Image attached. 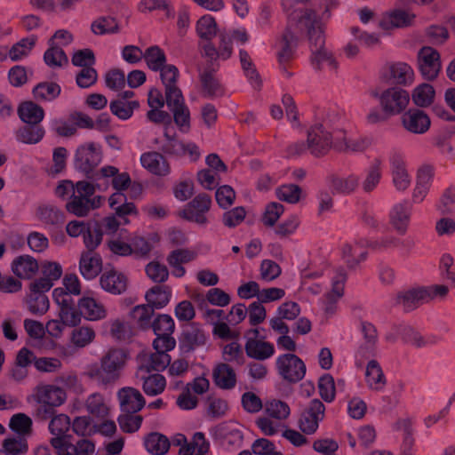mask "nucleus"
<instances>
[{"mask_svg": "<svg viewBox=\"0 0 455 455\" xmlns=\"http://www.w3.org/2000/svg\"><path fill=\"white\" fill-rule=\"evenodd\" d=\"M283 6L287 12L289 23L282 38L275 44L280 62L286 61L292 55L299 32L307 30L311 44L312 65L318 69L334 71L337 61L332 53L323 47V25L329 18H323L315 11L308 10L304 0H283Z\"/></svg>", "mask_w": 455, "mask_h": 455, "instance_id": "1", "label": "nucleus"}, {"mask_svg": "<svg viewBox=\"0 0 455 455\" xmlns=\"http://www.w3.org/2000/svg\"><path fill=\"white\" fill-rule=\"evenodd\" d=\"M129 357L127 349L111 347L100 359V365L90 366L87 373L91 378L103 384L114 382L120 378Z\"/></svg>", "mask_w": 455, "mask_h": 455, "instance_id": "2", "label": "nucleus"}, {"mask_svg": "<svg viewBox=\"0 0 455 455\" xmlns=\"http://www.w3.org/2000/svg\"><path fill=\"white\" fill-rule=\"evenodd\" d=\"M339 117L329 116L313 125L307 133V148L315 156H321L334 148V133L338 130Z\"/></svg>", "mask_w": 455, "mask_h": 455, "instance_id": "3", "label": "nucleus"}, {"mask_svg": "<svg viewBox=\"0 0 455 455\" xmlns=\"http://www.w3.org/2000/svg\"><path fill=\"white\" fill-rule=\"evenodd\" d=\"M95 186L88 181L76 182V192L66 204V210L77 217H85L92 210L100 208L105 201L101 196H94Z\"/></svg>", "mask_w": 455, "mask_h": 455, "instance_id": "4", "label": "nucleus"}, {"mask_svg": "<svg viewBox=\"0 0 455 455\" xmlns=\"http://www.w3.org/2000/svg\"><path fill=\"white\" fill-rule=\"evenodd\" d=\"M72 436H56L50 441L51 445L57 455H93L95 453V443L88 438H81L75 443H72Z\"/></svg>", "mask_w": 455, "mask_h": 455, "instance_id": "5", "label": "nucleus"}, {"mask_svg": "<svg viewBox=\"0 0 455 455\" xmlns=\"http://www.w3.org/2000/svg\"><path fill=\"white\" fill-rule=\"evenodd\" d=\"M275 364L280 377L288 382H299L306 375V364L293 353L280 355Z\"/></svg>", "mask_w": 455, "mask_h": 455, "instance_id": "6", "label": "nucleus"}, {"mask_svg": "<svg viewBox=\"0 0 455 455\" xmlns=\"http://www.w3.org/2000/svg\"><path fill=\"white\" fill-rule=\"evenodd\" d=\"M52 299L59 307V318L68 326L73 327L81 323V312L78 307H75L72 297H69L68 294H66L61 289L55 288L52 291Z\"/></svg>", "mask_w": 455, "mask_h": 455, "instance_id": "7", "label": "nucleus"}, {"mask_svg": "<svg viewBox=\"0 0 455 455\" xmlns=\"http://www.w3.org/2000/svg\"><path fill=\"white\" fill-rule=\"evenodd\" d=\"M30 397L46 408H56L66 402L67 394L63 388L56 385L41 384L34 388Z\"/></svg>", "mask_w": 455, "mask_h": 455, "instance_id": "8", "label": "nucleus"}, {"mask_svg": "<svg viewBox=\"0 0 455 455\" xmlns=\"http://www.w3.org/2000/svg\"><path fill=\"white\" fill-rule=\"evenodd\" d=\"M410 101L407 91L397 87L385 90L379 96V104L385 113L395 116L402 113Z\"/></svg>", "mask_w": 455, "mask_h": 455, "instance_id": "9", "label": "nucleus"}, {"mask_svg": "<svg viewBox=\"0 0 455 455\" xmlns=\"http://www.w3.org/2000/svg\"><path fill=\"white\" fill-rule=\"evenodd\" d=\"M418 67L425 79H435L442 68L441 56L438 51L431 46L422 47L418 52Z\"/></svg>", "mask_w": 455, "mask_h": 455, "instance_id": "10", "label": "nucleus"}, {"mask_svg": "<svg viewBox=\"0 0 455 455\" xmlns=\"http://www.w3.org/2000/svg\"><path fill=\"white\" fill-rule=\"evenodd\" d=\"M414 19L415 14L408 10L392 8L381 13L378 19V27L384 31L403 28L411 26Z\"/></svg>", "mask_w": 455, "mask_h": 455, "instance_id": "11", "label": "nucleus"}, {"mask_svg": "<svg viewBox=\"0 0 455 455\" xmlns=\"http://www.w3.org/2000/svg\"><path fill=\"white\" fill-rule=\"evenodd\" d=\"M102 158L99 144L87 142L77 148L75 155V165L83 172L89 173L95 168Z\"/></svg>", "mask_w": 455, "mask_h": 455, "instance_id": "12", "label": "nucleus"}, {"mask_svg": "<svg viewBox=\"0 0 455 455\" xmlns=\"http://www.w3.org/2000/svg\"><path fill=\"white\" fill-rule=\"evenodd\" d=\"M211 197L205 194H200L180 212V216L200 225L206 224V214L211 208Z\"/></svg>", "mask_w": 455, "mask_h": 455, "instance_id": "13", "label": "nucleus"}, {"mask_svg": "<svg viewBox=\"0 0 455 455\" xmlns=\"http://www.w3.org/2000/svg\"><path fill=\"white\" fill-rule=\"evenodd\" d=\"M347 275L343 269L332 270L331 275V288L324 295L323 304L326 313L331 314L335 311L337 302L343 297Z\"/></svg>", "mask_w": 455, "mask_h": 455, "instance_id": "14", "label": "nucleus"}, {"mask_svg": "<svg viewBox=\"0 0 455 455\" xmlns=\"http://www.w3.org/2000/svg\"><path fill=\"white\" fill-rule=\"evenodd\" d=\"M324 412V404L318 399L312 400L299 419V429L307 435L314 434L323 419Z\"/></svg>", "mask_w": 455, "mask_h": 455, "instance_id": "15", "label": "nucleus"}, {"mask_svg": "<svg viewBox=\"0 0 455 455\" xmlns=\"http://www.w3.org/2000/svg\"><path fill=\"white\" fill-rule=\"evenodd\" d=\"M392 183L397 191H405L411 186V176L406 161L401 154L394 153L389 156Z\"/></svg>", "mask_w": 455, "mask_h": 455, "instance_id": "16", "label": "nucleus"}, {"mask_svg": "<svg viewBox=\"0 0 455 455\" xmlns=\"http://www.w3.org/2000/svg\"><path fill=\"white\" fill-rule=\"evenodd\" d=\"M259 331L257 328L248 331L245 351L247 355L251 358L266 360L274 355L275 347L274 345L269 342L259 340Z\"/></svg>", "mask_w": 455, "mask_h": 455, "instance_id": "17", "label": "nucleus"}, {"mask_svg": "<svg viewBox=\"0 0 455 455\" xmlns=\"http://www.w3.org/2000/svg\"><path fill=\"white\" fill-rule=\"evenodd\" d=\"M80 309L82 319L89 322H98L107 318L108 310L105 305L92 296L84 295L76 304Z\"/></svg>", "mask_w": 455, "mask_h": 455, "instance_id": "18", "label": "nucleus"}, {"mask_svg": "<svg viewBox=\"0 0 455 455\" xmlns=\"http://www.w3.org/2000/svg\"><path fill=\"white\" fill-rule=\"evenodd\" d=\"M412 206L407 201L395 204L389 211V223L399 235H404L409 228Z\"/></svg>", "mask_w": 455, "mask_h": 455, "instance_id": "19", "label": "nucleus"}, {"mask_svg": "<svg viewBox=\"0 0 455 455\" xmlns=\"http://www.w3.org/2000/svg\"><path fill=\"white\" fill-rule=\"evenodd\" d=\"M172 443L180 446V455H205L209 451V443L201 432L196 433L189 443H187V438L182 434L176 435Z\"/></svg>", "mask_w": 455, "mask_h": 455, "instance_id": "20", "label": "nucleus"}, {"mask_svg": "<svg viewBox=\"0 0 455 455\" xmlns=\"http://www.w3.org/2000/svg\"><path fill=\"white\" fill-rule=\"evenodd\" d=\"M341 124V119L339 118L338 130L334 133V149L349 153L363 152L366 148L365 140L360 137H352Z\"/></svg>", "mask_w": 455, "mask_h": 455, "instance_id": "21", "label": "nucleus"}, {"mask_svg": "<svg viewBox=\"0 0 455 455\" xmlns=\"http://www.w3.org/2000/svg\"><path fill=\"white\" fill-rule=\"evenodd\" d=\"M142 167L152 175L165 177L171 173V165L162 154L150 151L143 153L140 158Z\"/></svg>", "mask_w": 455, "mask_h": 455, "instance_id": "22", "label": "nucleus"}, {"mask_svg": "<svg viewBox=\"0 0 455 455\" xmlns=\"http://www.w3.org/2000/svg\"><path fill=\"white\" fill-rule=\"evenodd\" d=\"M117 398L123 413H136L145 405L143 395L134 387L121 388L117 392Z\"/></svg>", "mask_w": 455, "mask_h": 455, "instance_id": "23", "label": "nucleus"}, {"mask_svg": "<svg viewBox=\"0 0 455 455\" xmlns=\"http://www.w3.org/2000/svg\"><path fill=\"white\" fill-rule=\"evenodd\" d=\"M373 246L366 240L347 243L341 248L342 258L348 267L355 268L366 259L367 247Z\"/></svg>", "mask_w": 455, "mask_h": 455, "instance_id": "24", "label": "nucleus"}, {"mask_svg": "<svg viewBox=\"0 0 455 455\" xmlns=\"http://www.w3.org/2000/svg\"><path fill=\"white\" fill-rule=\"evenodd\" d=\"M42 276L34 280L36 287L51 290L63 273L62 266L57 261L43 260L39 265Z\"/></svg>", "mask_w": 455, "mask_h": 455, "instance_id": "25", "label": "nucleus"}, {"mask_svg": "<svg viewBox=\"0 0 455 455\" xmlns=\"http://www.w3.org/2000/svg\"><path fill=\"white\" fill-rule=\"evenodd\" d=\"M109 207L114 212L123 220L124 225H129V216H138L139 212L135 204L126 201V196L123 192L116 191L108 198Z\"/></svg>", "mask_w": 455, "mask_h": 455, "instance_id": "26", "label": "nucleus"}, {"mask_svg": "<svg viewBox=\"0 0 455 455\" xmlns=\"http://www.w3.org/2000/svg\"><path fill=\"white\" fill-rule=\"evenodd\" d=\"M402 124L405 130L414 134H423L430 127V118L427 114L419 109H410L403 114Z\"/></svg>", "mask_w": 455, "mask_h": 455, "instance_id": "27", "label": "nucleus"}, {"mask_svg": "<svg viewBox=\"0 0 455 455\" xmlns=\"http://www.w3.org/2000/svg\"><path fill=\"white\" fill-rule=\"evenodd\" d=\"M49 291L36 287L33 282L29 284V292L27 295L26 303L32 314L43 315L49 310L50 301L46 295Z\"/></svg>", "mask_w": 455, "mask_h": 455, "instance_id": "28", "label": "nucleus"}, {"mask_svg": "<svg viewBox=\"0 0 455 455\" xmlns=\"http://www.w3.org/2000/svg\"><path fill=\"white\" fill-rule=\"evenodd\" d=\"M166 103L170 110L172 112L173 119L177 126L183 132L190 128V112L184 103L183 95L177 98L166 100Z\"/></svg>", "mask_w": 455, "mask_h": 455, "instance_id": "29", "label": "nucleus"}, {"mask_svg": "<svg viewBox=\"0 0 455 455\" xmlns=\"http://www.w3.org/2000/svg\"><path fill=\"white\" fill-rule=\"evenodd\" d=\"M364 380L370 390L381 392L387 385V378L378 361L370 360L365 367Z\"/></svg>", "mask_w": 455, "mask_h": 455, "instance_id": "30", "label": "nucleus"}, {"mask_svg": "<svg viewBox=\"0 0 455 455\" xmlns=\"http://www.w3.org/2000/svg\"><path fill=\"white\" fill-rule=\"evenodd\" d=\"M102 269L101 257L94 251H83L79 260V271L86 280L94 279Z\"/></svg>", "mask_w": 455, "mask_h": 455, "instance_id": "31", "label": "nucleus"}, {"mask_svg": "<svg viewBox=\"0 0 455 455\" xmlns=\"http://www.w3.org/2000/svg\"><path fill=\"white\" fill-rule=\"evenodd\" d=\"M74 327L69 336V344L73 348L77 350L84 349L95 341L97 333L92 326L78 324Z\"/></svg>", "mask_w": 455, "mask_h": 455, "instance_id": "32", "label": "nucleus"}, {"mask_svg": "<svg viewBox=\"0 0 455 455\" xmlns=\"http://www.w3.org/2000/svg\"><path fill=\"white\" fill-rule=\"evenodd\" d=\"M12 271L17 277L29 280L39 271V263L30 255H21L12 262Z\"/></svg>", "mask_w": 455, "mask_h": 455, "instance_id": "33", "label": "nucleus"}, {"mask_svg": "<svg viewBox=\"0 0 455 455\" xmlns=\"http://www.w3.org/2000/svg\"><path fill=\"white\" fill-rule=\"evenodd\" d=\"M139 372L145 371H164L171 363V356L167 353L156 351L155 353H143L139 356Z\"/></svg>", "mask_w": 455, "mask_h": 455, "instance_id": "34", "label": "nucleus"}, {"mask_svg": "<svg viewBox=\"0 0 455 455\" xmlns=\"http://www.w3.org/2000/svg\"><path fill=\"white\" fill-rule=\"evenodd\" d=\"M197 257V252L190 249H178L170 253L167 258L168 264L172 267V274L175 277H182L186 270L182 264L188 263Z\"/></svg>", "mask_w": 455, "mask_h": 455, "instance_id": "35", "label": "nucleus"}, {"mask_svg": "<svg viewBox=\"0 0 455 455\" xmlns=\"http://www.w3.org/2000/svg\"><path fill=\"white\" fill-rule=\"evenodd\" d=\"M158 71H160V77L165 87L166 100L182 95L181 91L176 84L180 75L177 67L172 64L164 65Z\"/></svg>", "mask_w": 455, "mask_h": 455, "instance_id": "36", "label": "nucleus"}, {"mask_svg": "<svg viewBox=\"0 0 455 455\" xmlns=\"http://www.w3.org/2000/svg\"><path fill=\"white\" fill-rule=\"evenodd\" d=\"M100 281L101 288L113 294H121L125 291L128 283L127 277L116 270L105 272Z\"/></svg>", "mask_w": 455, "mask_h": 455, "instance_id": "37", "label": "nucleus"}, {"mask_svg": "<svg viewBox=\"0 0 455 455\" xmlns=\"http://www.w3.org/2000/svg\"><path fill=\"white\" fill-rule=\"evenodd\" d=\"M383 160L374 158L364 171L361 186L364 192L373 191L379 184L383 174Z\"/></svg>", "mask_w": 455, "mask_h": 455, "instance_id": "38", "label": "nucleus"}, {"mask_svg": "<svg viewBox=\"0 0 455 455\" xmlns=\"http://www.w3.org/2000/svg\"><path fill=\"white\" fill-rule=\"evenodd\" d=\"M389 79L396 84L410 85L414 80V71L412 68L402 61L392 62L387 66Z\"/></svg>", "mask_w": 455, "mask_h": 455, "instance_id": "39", "label": "nucleus"}, {"mask_svg": "<svg viewBox=\"0 0 455 455\" xmlns=\"http://www.w3.org/2000/svg\"><path fill=\"white\" fill-rule=\"evenodd\" d=\"M104 179L108 182V179L111 180L113 188L116 191L125 190L131 184V179L128 173H119L118 169L114 166H104L100 169L98 180Z\"/></svg>", "mask_w": 455, "mask_h": 455, "instance_id": "40", "label": "nucleus"}, {"mask_svg": "<svg viewBox=\"0 0 455 455\" xmlns=\"http://www.w3.org/2000/svg\"><path fill=\"white\" fill-rule=\"evenodd\" d=\"M85 408L89 414L97 419L108 418L110 408L104 396L100 393L90 395L85 401Z\"/></svg>", "mask_w": 455, "mask_h": 455, "instance_id": "41", "label": "nucleus"}, {"mask_svg": "<svg viewBox=\"0 0 455 455\" xmlns=\"http://www.w3.org/2000/svg\"><path fill=\"white\" fill-rule=\"evenodd\" d=\"M28 451V443L22 435H8L1 444L0 452L4 455H23Z\"/></svg>", "mask_w": 455, "mask_h": 455, "instance_id": "42", "label": "nucleus"}, {"mask_svg": "<svg viewBox=\"0 0 455 455\" xmlns=\"http://www.w3.org/2000/svg\"><path fill=\"white\" fill-rule=\"evenodd\" d=\"M427 301V291L424 288H418L408 291L397 297L399 304L405 311L412 310L419 304Z\"/></svg>", "mask_w": 455, "mask_h": 455, "instance_id": "43", "label": "nucleus"}, {"mask_svg": "<svg viewBox=\"0 0 455 455\" xmlns=\"http://www.w3.org/2000/svg\"><path fill=\"white\" fill-rule=\"evenodd\" d=\"M145 298L152 308L160 309L170 302L172 290L167 286H154L147 291Z\"/></svg>", "mask_w": 455, "mask_h": 455, "instance_id": "44", "label": "nucleus"}, {"mask_svg": "<svg viewBox=\"0 0 455 455\" xmlns=\"http://www.w3.org/2000/svg\"><path fill=\"white\" fill-rule=\"evenodd\" d=\"M8 427L17 435L27 438L32 434L33 420L28 415L19 412L10 418Z\"/></svg>", "mask_w": 455, "mask_h": 455, "instance_id": "45", "label": "nucleus"}, {"mask_svg": "<svg viewBox=\"0 0 455 455\" xmlns=\"http://www.w3.org/2000/svg\"><path fill=\"white\" fill-rule=\"evenodd\" d=\"M146 450L154 455H164L170 448L169 439L159 433H151L144 439Z\"/></svg>", "mask_w": 455, "mask_h": 455, "instance_id": "46", "label": "nucleus"}, {"mask_svg": "<svg viewBox=\"0 0 455 455\" xmlns=\"http://www.w3.org/2000/svg\"><path fill=\"white\" fill-rule=\"evenodd\" d=\"M213 378L216 385L223 389H229L235 387L236 376L234 370L226 363H220L213 371Z\"/></svg>", "mask_w": 455, "mask_h": 455, "instance_id": "47", "label": "nucleus"}, {"mask_svg": "<svg viewBox=\"0 0 455 455\" xmlns=\"http://www.w3.org/2000/svg\"><path fill=\"white\" fill-rule=\"evenodd\" d=\"M20 119L29 124L40 123L44 116V110L32 101H27L20 104L18 109Z\"/></svg>", "mask_w": 455, "mask_h": 455, "instance_id": "48", "label": "nucleus"}, {"mask_svg": "<svg viewBox=\"0 0 455 455\" xmlns=\"http://www.w3.org/2000/svg\"><path fill=\"white\" fill-rule=\"evenodd\" d=\"M361 331L363 338V344L361 347V350L365 349V353L368 355H375L376 345L378 343L376 327L369 322H363L361 324Z\"/></svg>", "mask_w": 455, "mask_h": 455, "instance_id": "49", "label": "nucleus"}, {"mask_svg": "<svg viewBox=\"0 0 455 455\" xmlns=\"http://www.w3.org/2000/svg\"><path fill=\"white\" fill-rule=\"evenodd\" d=\"M91 31L96 36L114 34L119 31V25L114 17L100 16L92 22Z\"/></svg>", "mask_w": 455, "mask_h": 455, "instance_id": "50", "label": "nucleus"}, {"mask_svg": "<svg viewBox=\"0 0 455 455\" xmlns=\"http://www.w3.org/2000/svg\"><path fill=\"white\" fill-rule=\"evenodd\" d=\"M217 22L210 14L203 15L198 19L196 24L197 36L204 40H212L217 34Z\"/></svg>", "mask_w": 455, "mask_h": 455, "instance_id": "51", "label": "nucleus"}, {"mask_svg": "<svg viewBox=\"0 0 455 455\" xmlns=\"http://www.w3.org/2000/svg\"><path fill=\"white\" fill-rule=\"evenodd\" d=\"M72 431L78 436L86 438L97 433V424L89 416H77L71 421Z\"/></svg>", "mask_w": 455, "mask_h": 455, "instance_id": "52", "label": "nucleus"}, {"mask_svg": "<svg viewBox=\"0 0 455 455\" xmlns=\"http://www.w3.org/2000/svg\"><path fill=\"white\" fill-rule=\"evenodd\" d=\"M435 92L429 84H421L414 88L411 93V99L415 105L425 108L434 102Z\"/></svg>", "mask_w": 455, "mask_h": 455, "instance_id": "53", "label": "nucleus"}, {"mask_svg": "<svg viewBox=\"0 0 455 455\" xmlns=\"http://www.w3.org/2000/svg\"><path fill=\"white\" fill-rule=\"evenodd\" d=\"M143 378L142 388L146 395L155 396L162 394L166 387L164 376L159 373L151 374Z\"/></svg>", "mask_w": 455, "mask_h": 455, "instance_id": "54", "label": "nucleus"}, {"mask_svg": "<svg viewBox=\"0 0 455 455\" xmlns=\"http://www.w3.org/2000/svg\"><path fill=\"white\" fill-rule=\"evenodd\" d=\"M139 108L137 100L125 101L124 100H116L110 102L109 108L113 115L121 120L130 119L136 108Z\"/></svg>", "mask_w": 455, "mask_h": 455, "instance_id": "55", "label": "nucleus"}, {"mask_svg": "<svg viewBox=\"0 0 455 455\" xmlns=\"http://www.w3.org/2000/svg\"><path fill=\"white\" fill-rule=\"evenodd\" d=\"M359 186V177L355 174H349L343 177L332 179L331 188L333 192L349 194Z\"/></svg>", "mask_w": 455, "mask_h": 455, "instance_id": "56", "label": "nucleus"}, {"mask_svg": "<svg viewBox=\"0 0 455 455\" xmlns=\"http://www.w3.org/2000/svg\"><path fill=\"white\" fill-rule=\"evenodd\" d=\"M264 409L268 417L280 421L288 418L291 413L289 405L286 403L276 399L267 402Z\"/></svg>", "mask_w": 455, "mask_h": 455, "instance_id": "57", "label": "nucleus"}, {"mask_svg": "<svg viewBox=\"0 0 455 455\" xmlns=\"http://www.w3.org/2000/svg\"><path fill=\"white\" fill-rule=\"evenodd\" d=\"M222 357L224 361L235 365H243L245 361L243 348L237 341H232L223 347Z\"/></svg>", "mask_w": 455, "mask_h": 455, "instance_id": "58", "label": "nucleus"}, {"mask_svg": "<svg viewBox=\"0 0 455 455\" xmlns=\"http://www.w3.org/2000/svg\"><path fill=\"white\" fill-rule=\"evenodd\" d=\"M319 395L326 403H331L336 396V387L333 377L325 373L321 376L317 383Z\"/></svg>", "mask_w": 455, "mask_h": 455, "instance_id": "59", "label": "nucleus"}, {"mask_svg": "<svg viewBox=\"0 0 455 455\" xmlns=\"http://www.w3.org/2000/svg\"><path fill=\"white\" fill-rule=\"evenodd\" d=\"M44 60L45 64L52 68H61L68 61L64 51L60 47L53 45H49L44 54Z\"/></svg>", "mask_w": 455, "mask_h": 455, "instance_id": "60", "label": "nucleus"}, {"mask_svg": "<svg viewBox=\"0 0 455 455\" xmlns=\"http://www.w3.org/2000/svg\"><path fill=\"white\" fill-rule=\"evenodd\" d=\"M37 37L31 35L23 38L9 50V57L12 60H18L27 56L34 47Z\"/></svg>", "mask_w": 455, "mask_h": 455, "instance_id": "61", "label": "nucleus"}, {"mask_svg": "<svg viewBox=\"0 0 455 455\" xmlns=\"http://www.w3.org/2000/svg\"><path fill=\"white\" fill-rule=\"evenodd\" d=\"M71 427V420L70 418L63 413H60L52 418L49 422V431L53 435L56 436H66L67 433Z\"/></svg>", "mask_w": 455, "mask_h": 455, "instance_id": "62", "label": "nucleus"}, {"mask_svg": "<svg viewBox=\"0 0 455 455\" xmlns=\"http://www.w3.org/2000/svg\"><path fill=\"white\" fill-rule=\"evenodd\" d=\"M152 328L156 336L172 335L175 330V323L171 315L161 314L153 321Z\"/></svg>", "mask_w": 455, "mask_h": 455, "instance_id": "63", "label": "nucleus"}, {"mask_svg": "<svg viewBox=\"0 0 455 455\" xmlns=\"http://www.w3.org/2000/svg\"><path fill=\"white\" fill-rule=\"evenodd\" d=\"M143 56L148 68L155 71H158L166 61L164 51L158 46L149 47Z\"/></svg>", "mask_w": 455, "mask_h": 455, "instance_id": "64", "label": "nucleus"}]
</instances>
